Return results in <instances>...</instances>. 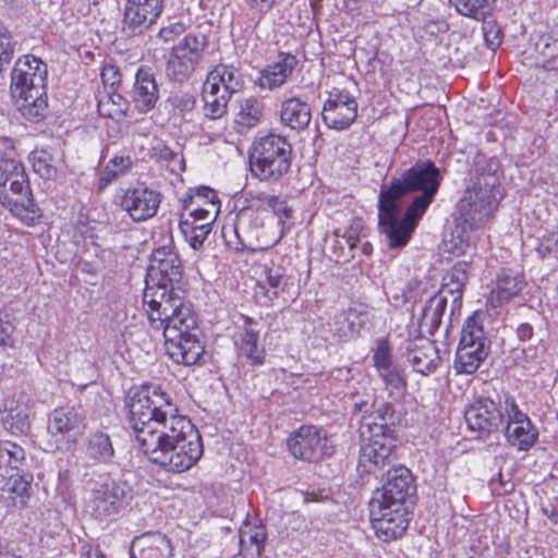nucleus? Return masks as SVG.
<instances>
[{
    "label": "nucleus",
    "mask_w": 558,
    "mask_h": 558,
    "mask_svg": "<svg viewBox=\"0 0 558 558\" xmlns=\"http://www.w3.org/2000/svg\"><path fill=\"white\" fill-rule=\"evenodd\" d=\"M128 418L143 453L168 472L190 470L202 457L203 445L191 420L179 414L171 397L156 385L131 390Z\"/></svg>",
    "instance_id": "f257e3e1"
},
{
    "label": "nucleus",
    "mask_w": 558,
    "mask_h": 558,
    "mask_svg": "<svg viewBox=\"0 0 558 558\" xmlns=\"http://www.w3.org/2000/svg\"><path fill=\"white\" fill-rule=\"evenodd\" d=\"M440 184L439 169L430 161L416 162L395 179L389 186H383L379 194V230L390 247L404 246L433 202Z\"/></svg>",
    "instance_id": "f03ea898"
},
{
    "label": "nucleus",
    "mask_w": 558,
    "mask_h": 558,
    "mask_svg": "<svg viewBox=\"0 0 558 558\" xmlns=\"http://www.w3.org/2000/svg\"><path fill=\"white\" fill-rule=\"evenodd\" d=\"M413 477L404 466L393 468L386 474L381 490L371 501V518L378 538L389 542L401 537L409 525L405 506Z\"/></svg>",
    "instance_id": "7ed1b4c3"
},
{
    "label": "nucleus",
    "mask_w": 558,
    "mask_h": 558,
    "mask_svg": "<svg viewBox=\"0 0 558 558\" xmlns=\"http://www.w3.org/2000/svg\"><path fill=\"white\" fill-rule=\"evenodd\" d=\"M47 74V65L31 54L20 58L13 68L11 93L20 102L19 108L23 116L31 121H38L45 116Z\"/></svg>",
    "instance_id": "20e7f679"
},
{
    "label": "nucleus",
    "mask_w": 558,
    "mask_h": 558,
    "mask_svg": "<svg viewBox=\"0 0 558 558\" xmlns=\"http://www.w3.org/2000/svg\"><path fill=\"white\" fill-rule=\"evenodd\" d=\"M0 203L27 226L35 225L41 217L32 198L24 166L19 160H0Z\"/></svg>",
    "instance_id": "39448f33"
},
{
    "label": "nucleus",
    "mask_w": 558,
    "mask_h": 558,
    "mask_svg": "<svg viewBox=\"0 0 558 558\" xmlns=\"http://www.w3.org/2000/svg\"><path fill=\"white\" fill-rule=\"evenodd\" d=\"M500 181L495 173H478L458 204L460 217L471 228L484 223L501 198Z\"/></svg>",
    "instance_id": "423d86ee"
},
{
    "label": "nucleus",
    "mask_w": 558,
    "mask_h": 558,
    "mask_svg": "<svg viewBox=\"0 0 558 558\" xmlns=\"http://www.w3.org/2000/svg\"><path fill=\"white\" fill-rule=\"evenodd\" d=\"M251 171L260 181H277L291 166V145L280 135L269 134L256 144Z\"/></svg>",
    "instance_id": "0eeeda50"
},
{
    "label": "nucleus",
    "mask_w": 558,
    "mask_h": 558,
    "mask_svg": "<svg viewBox=\"0 0 558 558\" xmlns=\"http://www.w3.org/2000/svg\"><path fill=\"white\" fill-rule=\"evenodd\" d=\"M488 351L489 344L481 314L474 313L462 327L454 360L456 372L458 374H474L487 357Z\"/></svg>",
    "instance_id": "6e6552de"
},
{
    "label": "nucleus",
    "mask_w": 558,
    "mask_h": 558,
    "mask_svg": "<svg viewBox=\"0 0 558 558\" xmlns=\"http://www.w3.org/2000/svg\"><path fill=\"white\" fill-rule=\"evenodd\" d=\"M132 489L126 482L106 477L92 489L88 507L99 521L112 520L130 504Z\"/></svg>",
    "instance_id": "1a4fd4ad"
},
{
    "label": "nucleus",
    "mask_w": 558,
    "mask_h": 558,
    "mask_svg": "<svg viewBox=\"0 0 558 558\" xmlns=\"http://www.w3.org/2000/svg\"><path fill=\"white\" fill-rule=\"evenodd\" d=\"M466 275L463 270L454 267L445 278L446 281L441 291L432 296L423 307L420 318V328L429 335H434L440 326L441 317L447 307V298L445 293L452 295L453 304L461 302Z\"/></svg>",
    "instance_id": "9d476101"
},
{
    "label": "nucleus",
    "mask_w": 558,
    "mask_h": 558,
    "mask_svg": "<svg viewBox=\"0 0 558 558\" xmlns=\"http://www.w3.org/2000/svg\"><path fill=\"white\" fill-rule=\"evenodd\" d=\"M502 409L505 412V437L507 442L520 451H526L534 446L538 430L527 414L522 412L511 396H506Z\"/></svg>",
    "instance_id": "9b49d317"
},
{
    "label": "nucleus",
    "mask_w": 558,
    "mask_h": 558,
    "mask_svg": "<svg viewBox=\"0 0 558 558\" xmlns=\"http://www.w3.org/2000/svg\"><path fill=\"white\" fill-rule=\"evenodd\" d=\"M290 452L296 459L316 462L333 452V446L324 429L303 425L288 440Z\"/></svg>",
    "instance_id": "f8f14e48"
},
{
    "label": "nucleus",
    "mask_w": 558,
    "mask_h": 558,
    "mask_svg": "<svg viewBox=\"0 0 558 558\" xmlns=\"http://www.w3.org/2000/svg\"><path fill=\"white\" fill-rule=\"evenodd\" d=\"M85 417L72 407L54 409L48 418L47 430L54 439L57 450H65L83 435Z\"/></svg>",
    "instance_id": "ddd939ff"
},
{
    "label": "nucleus",
    "mask_w": 558,
    "mask_h": 558,
    "mask_svg": "<svg viewBox=\"0 0 558 558\" xmlns=\"http://www.w3.org/2000/svg\"><path fill=\"white\" fill-rule=\"evenodd\" d=\"M322 116L328 128L344 130L349 128L357 117V102L349 92L333 88L328 93Z\"/></svg>",
    "instance_id": "4468645a"
},
{
    "label": "nucleus",
    "mask_w": 558,
    "mask_h": 558,
    "mask_svg": "<svg viewBox=\"0 0 558 558\" xmlns=\"http://www.w3.org/2000/svg\"><path fill=\"white\" fill-rule=\"evenodd\" d=\"M399 422V415L395 405L389 402L375 401L371 410L367 411L360 423L361 437H381L392 438L393 426Z\"/></svg>",
    "instance_id": "2eb2a0df"
},
{
    "label": "nucleus",
    "mask_w": 558,
    "mask_h": 558,
    "mask_svg": "<svg viewBox=\"0 0 558 558\" xmlns=\"http://www.w3.org/2000/svg\"><path fill=\"white\" fill-rule=\"evenodd\" d=\"M160 203V193L144 185L126 189L120 198L121 208L134 221L153 218L157 214Z\"/></svg>",
    "instance_id": "dca6fc26"
},
{
    "label": "nucleus",
    "mask_w": 558,
    "mask_h": 558,
    "mask_svg": "<svg viewBox=\"0 0 558 558\" xmlns=\"http://www.w3.org/2000/svg\"><path fill=\"white\" fill-rule=\"evenodd\" d=\"M465 421L470 429L481 434H490L505 421L502 404L500 408L490 399L480 398L465 410Z\"/></svg>",
    "instance_id": "f3484780"
},
{
    "label": "nucleus",
    "mask_w": 558,
    "mask_h": 558,
    "mask_svg": "<svg viewBox=\"0 0 558 558\" xmlns=\"http://www.w3.org/2000/svg\"><path fill=\"white\" fill-rule=\"evenodd\" d=\"M148 276L151 280H159V282L170 283V286L181 281L182 264L171 243L154 250Z\"/></svg>",
    "instance_id": "a211bd4d"
},
{
    "label": "nucleus",
    "mask_w": 558,
    "mask_h": 558,
    "mask_svg": "<svg viewBox=\"0 0 558 558\" xmlns=\"http://www.w3.org/2000/svg\"><path fill=\"white\" fill-rule=\"evenodd\" d=\"M156 286H147L144 291L143 302L147 305V315L150 324L160 320V316L167 315L169 311H175L183 301L175 293L173 286L156 280Z\"/></svg>",
    "instance_id": "6ab92c4d"
},
{
    "label": "nucleus",
    "mask_w": 558,
    "mask_h": 558,
    "mask_svg": "<svg viewBox=\"0 0 558 558\" xmlns=\"http://www.w3.org/2000/svg\"><path fill=\"white\" fill-rule=\"evenodd\" d=\"M160 318V320H155L150 325L157 330L162 329L165 342L198 331L195 314L191 306L183 301L175 311H169L167 315H162Z\"/></svg>",
    "instance_id": "aec40b11"
},
{
    "label": "nucleus",
    "mask_w": 558,
    "mask_h": 558,
    "mask_svg": "<svg viewBox=\"0 0 558 558\" xmlns=\"http://www.w3.org/2000/svg\"><path fill=\"white\" fill-rule=\"evenodd\" d=\"M34 415L29 400L23 396L5 399L0 411L3 427L13 435L27 434L31 430Z\"/></svg>",
    "instance_id": "412c9836"
},
{
    "label": "nucleus",
    "mask_w": 558,
    "mask_h": 558,
    "mask_svg": "<svg viewBox=\"0 0 558 558\" xmlns=\"http://www.w3.org/2000/svg\"><path fill=\"white\" fill-rule=\"evenodd\" d=\"M250 221V213L247 210L240 211L232 223H226L222 227V236L226 244L234 251H258L274 246L279 238L265 246L254 245L251 232L247 230Z\"/></svg>",
    "instance_id": "4be33fe9"
},
{
    "label": "nucleus",
    "mask_w": 558,
    "mask_h": 558,
    "mask_svg": "<svg viewBox=\"0 0 558 558\" xmlns=\"http://www.w3.org/2000/svg\"><path fill=\"white\" fill-rule=\"evenodd\" d=\"M163 0H128L124 23L133 32L147 28L156 22L162 10Z\"/></svg>",
    "instance_id": "5701e85b"
},
{
    "label": "nucleus",
    "mask_w": 558,
    "mask_h": 558,
    "mask_svg": "<svg viewBox=\"0 0 558 558\" xmlns=\"http://www.w3.org/2000/svg\"><path fill=\"white\" fill-rule=\"evenodd\" d=\"M362 447L360 450L359 464L367 473H375L380 466H385L393 448V438L361 437Z\"/></svg>",
    "instance_id": "b1692460"
},
{
    "label": "nucleus",
    "mask_w": 558,
    "mask_h": 558,
    "mask_svg": "<svg viewBox=\"0 0 558 558\" xmlns=\"http://www.w3.org/2000/svg\"><path fill=\"white\" fill-rule=\"evenodd\" d=\"M169 356L178 364L194 365L204 353V345L198 339V331H194L177 340L165 342Z\"/></svg>",
    "instance_id": "393cba45"
},
{
    "label": "nucleus",
    "mask_w": 558,
    "mask_h": 558,
    "mask_svg": "<svg viewBox=\"0 0 558 558\" xmlns=\"http://www.w3.org/2000/svg\"><path fill=\"white\" fill-rule=\"evenodd\" d=\"M407 359L414 372L425 376L434 373L441 362L437 347L426 339H421L420 343L409 347Z\"/></svg>",
    "instance_id": "a878e982"
},
{
    "label": "nucleus",
    "mask_w": 558,
    "mask_h": 558,
    "mask_svg": "<svg viewBox=\"0 0 558 558\" xmlns=\"http://www.w3.org/2000/svg\"><path fill=\"white\" fill-rule=\"evenodd\" d=\"M158 98V87L153 73L149 70L140 69L132 90L134 108L140 113H146L155 107Z\"/></svg>",
    "instance_id": "bb28decb"
},
{
    "label": "nucleus",
    "mask_w": 558,
    "mask_h": 558,
    "mask_svg": "<svg viewBox=\"0 0 558 558\" xmlns=\"http://www.w3.org/2000/svg\"><path fill=\"white\" fill-rule=\"evenodd\" d=\"M132 558H171L172 545L161 533H149L137 537L131 547Z\"/></svg>",
    "instance_id": "cd10ccee"
},
{
    "label": "nucleus",
    "mask_w": 558,
    "mask_h": 558,
    "mask_svg": "<svg viewBox=\"0 0 558 558\" xmlns=\"http://www.w3.org/2000/svg\"><path fill=\"white\" fill-rule=\"evenodd\" d=\"M34 171L45 180H56L63 165V153L57 147L37 148L31 154Z\"/></svg>",
    "instance_id": "c85d7f7f"
},
{
    "label": "nucleus",
    "mask_w": 558,
    "mask_h": 558,
    "mask_svg": "<svg viewBox=\"0 0 558 558\" xmlns=\"http://www.w3.org/2000/svg\"><path fill=\"white\" fill-rule=\"evenodd\" d=\"M203 85L210 87V90H219L232 96L242 88L243 80L236 68L219 64L208 73Z\"/></svg>",
    "instance_id": "c756f323"
},
{
    "label": "nucleus",
    "mask_w": 558,
    "mask_h": 558,
    "mask_svg": "<svg viewBox=\"0 0 558 558\" xmlns=\"http://www.w3.org/2000/svg\"><path fill=\"white\" fill-rule=\"evenodd\" d=\"M296 65L295 57L281 54L279 60L260 72L257 84L263 89H275L286 83Z\"/></svg>",
    "instance_id": "7c9ffc66"
},
{
    "label": "nucleus",
    "mask_w": 558,
    "mask_h": 558,
    "mask_svg": "<svg viewBox=\"0 0 558 558\" xmlns=\"http://www.w3.org/2000/svg\"><path fill=\"white\" fill-rule=\"evenodd\" d=\"M310 106L296 97L284 100L281 105V122L292 130H304L311 121Z\"/></svg>",
    "instance_id": "2f4dec72"
},
{
    "label": "nucleus",
    "mask_w": 558,
    "mask_h": 558,
    "mask_svg": "<svg viewBox=\"0 0 558 558\" xmlns=\"http://www.w3.org/2000/svg\"><path fill=\"white\" fill-rule=\"evenodd\" d=\"M240 553L242 558H258L266 538L265 529L260 525L244 523L239 531Z\"/></svg>",
    "instance_id": "473e14b6"
},
{
    "label": "nucleus",
    "mask_w": 558,
    "mask_h": 558,
    "mask_svg": "<svg viewBox=\"0 0 558 558\" xmlns=\"http://www.w3.org/2000/svg\"><path fill=\"white\" fill-rule=\"evenodd\" d=\"M259 329L252 318H245V325L240 336L239 350L253 364H263L265 349L259 345Z\"/></svg>",
    "instance_id": "72a5a7b5"
},
{
    "label": "nucleus",
    "mask_w": 558,
    "mask_h": 558,
    "mask_svg": "<svg viewBox=\"0 0 558 558\" xmlns=\"http://www.w3.org/2000/svg\"><path fill=\"white\" fill-rule=\"evenodd\" d=\"M523 287L524 282L518 276L502 272L496 279V286L490 292L488 303L494 308L501 307L515 296Z\"/></svg>",
    "instance_id": "f704fd0d"
},
{
    "label": "nucleus",
    "mask_w": 558,
    "mask_h": 558,
    "mask_svg": "<svg viewBox=\"0 0 558 558\" xmlns=\"http://www.w3.org/2000/svg\"><path fill=\"white\" fill-rule=\"evenodd\" d=\"M129 108V101L114 90H106L99 95L98 112L105 118L121 121L126 117Z\"/></svg>",
    "instance_id": "c9c22d12"
},
{
    "label": "nucleus",
    "mask_w": 558,
    "mask_h": 558,
    "mask_svg": "<svg viewBox=\"0 0 558 558\" xmlns=\"http://www.w3.org/2000/svg\"><path fill=\"white\" fill-rule=\"evenodd\" d=\"M25 458L24 449L11 441L0 442V484L10 476L12 470H16Z\"/></svg>",
    "instance_id": "e433bc0d"
},
{
    "label": "nucleus",
    "mask_w": 558,
    "mask_h": 558,
    "mask_svg": "<svg viewBox=\"0 0 558 558\" xmlns=\"http://www.w3.org/2000/svg\"><path fill=\"white\" fill-rule=\"evenodd\" d=\"M114 450L109 436L102 432L89 435L86 446V454L98 462H107L113 457Z\"/></svg>",
    "instance_id": "4c0bfd02"
},
{
    "label": "nucleus",
    "mask_w": 558,
    "mask_h": 558,
    "mask_svg": "<svg viewBox=\"0 0 558 558\" xmlns=\"http://www.w3.org/2000/svg\"><path fill=\"white\" fill-rule=\"evenodd\" d=\"M263 104L256 98H245L239 104V111L235 117V123L239 126L251 129L258 124L263 117Z\"/></svg>",
    "instance_id": "58836bf2"
},
{
    "label": "nucleus",
    "mask_w": 558,
    "mask_h": 558,
    "mask_svg": "<svg viewBox=\"0 0 558 558\" xmlns=\"http://www.w3.org/2000/svg\"><path fill=\"white\" fill-rule=\"evenodd\" d=\"M202 98L205 116L209 119H219L227 112L231 96L219 90H210V87L203 85Z\"/></svg>",
    "instance_id": "ea45409f"
},
{
    "label": "nucleus",
    "mask_w": 558,
    "mask_h": 558,
    "mask_svg": "<svg viewBox=\"0 0 558 558\" xmlns=\"http://www.w3.org/2000/svg\"><path fill=\"white\" fill-rule=\"evenodd\" d=\"M196 66L197 64L186 58L181 49H172V53L167 65V73L173 80L183 82L194 73Z\"/></svg>",
    "instance_id": "a19ab883"
},
{
    "label": "nucleus",
    "mask_w": 558,
    "mask_h": 558,
    "mask_svg": "<svg viewBox=\"0 0 558 558\" xmlns=\"http://www.w3.org/2000/svg\"><path fill=\"white\" fill-rule=\"evenodd\" d=\"M133 168V160L130 156L119 155L109 159L102 169L100 182L108 185L119 178L128 174Z\"/></svg>",
    "instance_id": "79ce46f5"
},
{
    "label": "nucleus",
    "mask_w": 558,
    "mask_h": 558,
    "mask_svg": "<svg viewBox=\"0 0 558 558\" xmlns=\"http://www.w3.org/2000/svg\"><path fill=\"white\" fill-rule=\"evenodd\" d=\"M284 270L279 266L269 267L265 270V281L259 284L265 290L268 301L277 299L286 286Z\"/></svg>",
    "instance_id": "37998d69"
},
{
    "label": "nucleus",
    "mask_w": 558,
    "mask_h": 558,
    "mask_svg": "<svg viewBox=\"0 0 558 558\" xmlns=\"http://www.w3.org/2000/svg\"><path fill=\"white\" fill-rule=\"evenodd\" d=\"M252 206L264 210L269 209L279 218H288L291 211L284 199L265 192L257 193L252 197Z\"/></svg>",
    "instance_id": "c03bdc74"
},
{
    "label": "nucleus",
    "mask_w": 558,
    "mask_h": 558,
    "mask_svg": "<svg viewBox=\"0 0 558 558\" xmlns=\"http://www.w3.org/2000/svg\"><path fill=\"white\" fill-rule=\"evenodd\" d=\"M8 482V498L12 505L17 508H24L31 497L32 484L31 481L22 476H9Z\"/></svg>",
    "instance_id": "a18cd8bd"
},
{
    "label": "nucleus",
    "mask_w": 558,
    "mask_h": 558,
    "mask_svg": "<svg viewBox=\"0 0 558 558\" xmlns=\"http://www.w3.org/2000/svg\"><path fill=\"white\" fill-rule=\"evenodd\" d=\"M207 46L206 37L202 34H189L173 49H181L186 58L198 64Z\"/></svg>",
    "instance_id": "49530a36"
},
{
    "label": "nucleus",
    "mask_w": 558,
    "mask_h": 558,
    "mask_svg": "<svg viewBox=\"0 0 558 558\" xmlns=\"http://www.w3.org/2000/svg\"><path fill=\"white\" fill-rule=\"evenodd\" d=\"M180 230L185 239L194 250H198L203 246L206 238L211 231V227L208 222H202V227H193L187 221H180Z\"/></svg>",
    "instance_id": "de8ad7c7"
},
{
    "label": "nucleus",
    "mask_w": 558,
    "mask_h": 558,
    "mask_svg": "<svg viewBox=\"0 0 558 558\" xmlns=\"http://www.w3.org/2000/svg\"><path fill=\"white\" fill-rule=\"evenodd\" d=\"M461 15L480 20L485 16L494 0H450Z\"/></svg>",
    "instance_id": "09e8293b"
},
{
    "label": "nucleus",
    "mask_w": 558,
    "mask_h": 558,
    "mask_svg": "<svg viewBox=\"0 0 558 558\" xmlns=\"http://www.w3.org/2000/svg\"><path fill=\"white\" fill-rule=\"evenodd\" d=\"M359 313L356 310L349 308L342 311L335 316V324H342L347 322V325L336 327V332L339 337H353L359 333L362 323L359 319Z\"/></svg>",
    "instance_id": "8fccbe9b"
},
{
    "label": "nucleus",
    "mask_w": 558,
    "mask_h": 558,
    "mask_svg": "<svg viewBox=\"0 0 558 558\" xmlns=\"http://www.w3.org/2000/svg\"><path fill=\"white\" fill-rule=\"evenodd\" d=\"M15 327L7 314L0 313V351L14 347Z\"/></svg>",
    "instance_id": "3c124183"
},
{
    "label": "nucleus",
    "mask_w": 558,
    "mask_h": 558,
    "mask_svg": "<svg viewBox=\"0 0 558 558\" xmlns=\"http://www.w3.org/2000/svg\"><path fill=\"white\" fill-rule=\"evenodd\" d=\"M378 374L388 386H391L396 389H400L405 386V379L399 367L395 364L385 367V369L378 371Z\"/></svg>",
    "instance_id": "603ef678"
},
{
    "label": "nucleus",
    "mask_w": 558,
    "mask_h": 558,
    "mask_svg": "<svg viewBox=\"0 0 558 558\" xmlns=\"http://www.w3.org/2000/svg\"><path fill=\"white\" fill-rule=\"evenodd\" d=\"M198 207L195 208L191 214V218L199 219L203 222H208L211 227V223L215 221L219 214V205H216L215 203L209 204L208 206L197 205Z\"/></svg>",
    "instance_id": "864d4df0"
},
{
    "label": "nucleus",
    "mask_w": 558,
    "mask_h": 558,
    "mask_svg": "<svg viewBox=\"0 0 558 558\" xmlns=\"http://www.w3.org/2000/svg\"><path fill=\"white\" fill-rule=\"evenodd\" d=\"M501 31L493 22L484 23L483 35L489 49L495 50L501 44Z\"/></svg>",
    "instance_id": "5fc2aeb1"
},
{
    "label": "nucleus",
    "mask_w": 558,
    "mask_h": 558,
    "mask_svg": "<svg viewBox=\"0 0 558 558\" xmlns=\"http://www.w3.org/2000/svg\"><path fill=\"white\" fill-rule=\"evenodd\" d=\"M558 251V233L549 232L544 235L537 246V252L542 258Z\"/></svg>",
    "instance_id": "6e6d98bb"
},
{
    "label": "nucleus",
    "mask_w": 558,
    "mask_h": 558,
    "mask_svg": "<svg viewBox=\"0 0 558 558\" xmlns=\"http://www.w3.org/2000/svg\"><path fill=\"white\" fill-rule=\"evenodd\" d=\"M374 365L378 371L392 365L390 350L386 343H380L373 355Z\"/></svg>",
    "instance_id": "4d7b16f0"
},
{
    "label": "nucleus",
    "mask_w": 558,
    "mask_h": 558,
    "mask_svg": "<svg viewBox=\"0 0 558 558\" xmlns=\"http://www.w3.org/2000/svg\"><path fill=\"white\" fill-rule=\"evenodd\" d=\"M160 156L162 159L169 161L168 167L171 172L177 173L180 171H184V169H185L184 159L180 154L174 153L173 150H171L168 147H165L161 150Z\"/></svg>",
    "instance_id": "13d9d810"
},
{
    "label": "nucleus",
    "mask_w": 558,
    "mask_h": 558,
    "mask_svg": "<svg viewBox=\"0 0 558 558\" xmlns=\"http://www.w3.org/2000/svg\"><path fill=\"white\" fill-rule=\"evenodd\" d=\"M193 199L197 205L209 207V204L215 203L216 205L220 206V202L216 192L207 186L199 187Z\"/></svg>",
    "instance_id": "bf43d9fd"
},
{
    "label": "nucleus",
    "mask_w": 558,
    "mask_h": 558,
    "mask_svg": "<svg viewBox=\"0 0 558 558\" xmlns=\"http://www.w3.org/2000/svg\"><path fill=\"white\" fill-rule=\"evenodd\" d=\"M101 80L105 87L109 86L111 89L121 81L119 69L116 65H106L101 71Z\"/></svg>",
    "instance_id": "052dcab7"
},
{
    "label": "nucleus",
    "mask_w": 558,
    "mask_h": 558,
    "mask_svg": "<svg viewBox=\"0 0 558 558\" xmlns=\"http://www.w3.org/2000/svg\"><path fill=\"white\" fill-rule=\"evenodd\" d=\"M361 230H362L361 220H355L342 235V239L348 244L350 250H353L356 246V243L359 242V236H360Z\"/></svg>",
    "instance_id": "680f3d73"
},
{
    "label": "nucleus",
    "mask_w": 558,
    "mask_h": 558,
    "mask_svg": "<svg viewBox=\"0 0 558 558\" xmlns=\"http://www.w3.org/2000/svg\"><path fill=\"white\" fill-rule=\"evenodd\" d=\"M247 4L259 13H267L276 4V0H246Z\"/></svg>",
    "instance_id": "e2e57ef3"
},
{
    "label": "nucleus",
    "mask_w": 558,
    "mask_h": 558,
    "mask_svg": "<svg viewBox=\"0 0 558 558\" xmlns=\"http://www.w3.org/2000/svg\"><path fill=\"white\" fill-rule=\"evenodd\" d=\"M173 104L175 107L180 108L181 111H189L192 110L194 107V99L190 95H183V96H174L173 97Z\"/></svg>",
    "instance_id": "0e129e2a"
},
{
    "label": "nucleus",
    "mask_w": 558,
    "mask_h": 558,
    "mask_svg": "<svg viewBox=\"0 0 558 558\" xmlns=\"http://www.w3.org/2000/svg\"><path fill=\"white\" fill-rule=\"evenodd\" d=\"M81 558H105L97 548L90 544H84L81 547Z\"/></svg>",
    "instance_id": "69168bd1"
},
{
    "label": "nucleus",
    "mask_w": 558,
    "mask_h": 558,
    "mask_svg": "<svg viewBox=\"0 0 558 558\" xmlns=\"http://www.w3.org/2000/svg\"><path fill=\"white\" fill-rule=\"evenodd\" d=\"M517 335L520 340H529L533 336V328L529 324H521L517 329Z\"/></svg>",
    "instance_id": "338daca9"
},
{
    "label": "nucleus",
    "mask_w": 558,
    "mask_h": 558,
    "mask_svg": "<svg viewBox=\"0 0 558 558\" xmlns=\"http://www.w3.org/2000/svg\"><path fill=\"white\" fill-rule=\"evenodd\" d=\"M159 36L166 43L172 41L175 38V35H173V28H171L170 26L161 28L159 32Z\"/></svg>",
    "instance_id": "774afa93"
}]
</instances>
